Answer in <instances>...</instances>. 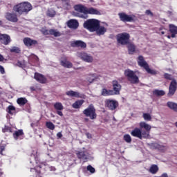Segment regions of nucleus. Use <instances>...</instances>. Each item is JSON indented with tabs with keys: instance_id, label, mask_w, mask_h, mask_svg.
<instances>
[{
	"instance_id": "obj_50",
	"label": "nucleus",
	"mask_w": 177,
	"mask_h": 177,
	"mask_svg": "<svg viewBox=\"0 0 177 177\" xmlns=\"http://www.w3.org/2000/svg\"><path fill=\"white\" fill-rule=\"evenodd\" d=\"M151 174H156V165H152L149 169Z\"/></svg>"
},
{
	"instance_id": "obj_8",
	"label": "nucleus",
	"mask_w": 177,
	"mask_h": 177,
	"mask_svg": "<svg viewBox=\"0 0 177 177\" xmlns=\"http://www.w3.org/2000/svg\"><path fill=\"white\" fill-rule=\"evenodd\" d=\"M118 15L120 21H122V23H133L135 21V17H136L134 15H128L125 12H119Z\"/></svg>"
},
{
	"instance_id": "obj_45",
	"label": "nucleus",
	"mask_w": 177,
	"mask_h": 177,
	"mask_svg": "<svg viewBox=\"0 0 177 177\" xmlns=\"http://www.w3.org/2000/svg\"><path fill=\"white\" fill-rule=\"evenodd\" d=\"M2 132H3V133L6 132H10V133H12L13 131L12 130V127L5 125L4 128L2 129Z\"/></svg>"
},
{
	"instance_id": "obj_17",
	"label": "nucleus",
	"mask_w": 177,
	"mask_h": 177,
	"mask_svg": "<svg viewBox=\"0 0 177 177\" xmlns=\"http://www.w3.org/2000/svg\"><path fill=\"white\" fill-rule=\"evenodd\" d=\"M60 65L65 68H72L73 63L67 60V57H62L60 59Z\"/></svg>"
},
{
	"instance_id": "obj_63",
	"label": "nucleus",
	"mask_w": 177,
	"mask_h": 177,
	"mask_svg": "<svg viewBox=\"0 0 177 177\" xmlns=\"http://www.w3.org/2000/svg\"><path fill=\"white\" fill-rule=\"evenodd\" d=\"M84 121L86 122H88V121H89V119L88 118H84Z\"/></svg>"
},
{
	"instance_id": "obj_2",
	"label": "nucleus",
	"mask_w": 177,
	"mask_h": 177,
	"mask_svg": "<svg viewBox=\"0 0 177 177\" xmlns=\"http://www.w3.org/2000/svg\"><path fill=\"white\" fill-rule=\"evenodd\" d=\"M100 23V21L96 19H89L84 21L83 27L84 28H86V30L90 31V32H95L97 29V27H99Z\"/></svg>"
},
{
	"instance_id": "obj_16",
	"label": "nucleus",
	"mask_w": 177,
	"mask_h": 177,
	"mask_svg": "<svg viewBox=\"0 0 177 177\" xmlns=\"http://www.w3.org/2000/svg\"><path fill=\"white\" fill-rule=\"evenodd\" d=\"M5 17L6 20H8V21H11V23H17V21H19L17 15L15 13L6 12Z\"/></svg>"
},
{
	"instance_id": "obj_64",
	"label": "nucleus",
	"mask_w": 177,
	"mask_h": 177,
	"mask_svg": "<svg viewBox=\"0 0 177 177\" xmlns=\"http://www.w3.org/2000/svg\"><path fill=\"white\" fill-rule=\"evenodd\" d=\"M171 37H172V36L167 35V38H169V39H170Z\"/></svg>"
},
{
	"instance_id": "obj_24",
	"label": "nucleus",
	"mask_w": 177,
	"mask_h": 177,
	"mask_svg": "<svg viewBox=\"0 0 177 177\" xmlns=\"http://www.w3.org/2000/svg\"><path fill=\"white\" fill-rule=\"evenodd\" d=\"M29 61L32 63L33 66H39V58L35 54H31L29 56Z\"/></svg>"
},
{
	"instance_id": "obj_10",
	"label": "nucleus",
	"mask_w": 177,
	"mask_h": 177,
	"mask_svg": "<svg viewBox=\"0 0 177 177\" xmlns=\"http://www.w3.org/2000/svg\"><path fill=\"white\" fill-rule=\"evenodd\" d=\"M105 106L109 109V110H111V111H114L118 107V102L114 100H106Z\"/></svg>"
},
{
	"instance_id": "obj_34",
	"label": "nucleus",
	"mask_w": 177,
	"mask_h": 177,
	"mask_svg": "<svg viewBox=\"0 0 177 177\" xmlns=\"http://www.w3.org/2000/svg\"><path fill=\"white\" fill-rule=\"evenodd\" d=\"M28 102V100H27L26 97H19L17 100V103L19 106H25V104H27Z\"/></svg>"
},
{
	"instance_id": "obj_32",
	"label": "nucleus",
	"mask_w": 177,
	"mask_h": 177,
	"mask_svg": "<svg viewBox=\"0 0 177 177\" xmlns=\"http://www.w3.org/2000/svg\"><path fill=\"white\" fill-rule=\"evenodd\" d=\"M66 95H67V96H71V97H80V93L73 90L66 91Z\"/></svg>"
},
{
	"instance_id": "obj_31",
	"label": "nucleus",
	"mask_w": 177,
	"mask_h": 177,
	"mask_svg": "<svg viewBox=\"0 0 177 177\" xmlns=\"http://www.w3.org/2000/svg\"><path fill=\"white\" fill-rule=\"evenodd\" d=\"M156 149H158L159 151L164 153V151H167V150L168 149V147L165 144H157Z\"/></svg>"
},
{
	"instance_id": "obj_37",
	"label": "nucleus",
	"mask_w": 177,
	"mask_h": 177,
	"mask_svg": "<svg viewBox=\"0 0 177 177\" xmlns=\"http://www.w3.org/2000/svg\"><path fill=\"white\" fill-rule=\"evenodd\" d=\"M22 135H24V132H23V130L20 129L13 133V138L15 140H17V139H19V136H22Z\"/></svg>"
},
{
	"instance_id": "obj_15",
	"label": "nucleus",
	"mask_w": 177,
	"mask_h": 177,
	"mask_svg": "<svg viewBox=\"0 0 177 177\" xmlns=\"http://www.w3.org/2000/svg\"><path fill=\"white\" fill-rule=\"evenodd\" d=\"M12 42V39L10 36L7 34H0V43L2 45H9Z\"/></svg>"
},
{
	"instance_id": "obj_14",
	"label": "nucleus",
	"mask_w": 177,
	"mask_h": 177,
	"mask_svg": "<svg viewBox=\"0 0 177 177\" xmlns=\"http://www.w3.org/2000/svg\"><path fill=\"white\" fill-rule=\"evenodd\" d=\"M71 46L72 48L85 49V48H86V43L82 41V40H76L71 42Z\"/></svg>"
},
{
	"instance_id": "obj_23",
	"label": "nucleus",
	"mask_w": 177,
	"mask_h": 177,
	"mask_svg": "<svg viewBox=\"0 0 177 177\" xmlns=\"http://www.w3.org/2000/svg\"><path fill=\"white\" fill-rule=\"evenodd\" d=\"M131 135L134 138H138V139H142V130H140V129L138 127H136L133 131H131Z\"/></svg>"
},
{
	"instance_id": "obj_22",
	"label": "nucleus",
	"mask_w": 177,
	"mask_h": 177,
	"mask_svg": "<svg viewBox=\"0 0 177 177\" xmlns=\"http://www.w3.org/2000/svg\"><path fill=\"white\" fill-rule=\"evenodd\" d=\"M112 84L115 95H120V91H121V84H120L117 80H113L112 82Z\"/></svg>"
},
{
	"instance_id": "obj_21",
	"label": "nucleus",
	"mask_w": 177,
	"mask_h": 177,
	"mask_svg": "<svg viewBox=\"0 0 177 177\" xmlns=\"http://www.w3.org/2000/svg\"><path fill=\"white\" fill-rule=\"evenodd\" d=\"M95 32H96L97 35L100 37V35H104V34H106V32H107V28H106L104 26H100V22Z\"/></svg>"
},
{
	"instance_id": "obj_4",
	"label": "nucleus",
	"mask_w": 177,
	"mask_h": 177,
	"mask_svg": "<svg viewBox=\"0 0 177 177\" xmlns=\"http://www.w3.org/2000/svg\"><path fill=\"white\" fill-rule=\"evenodd\" d=\"M164 77L166 80H169V81H171L169 87L168 96H174L177 89L176 80H175L171 75H169L168 73H165L164 75Z\"/></svg>"
},
{
	"instance_id": "obj_42",
	"label": "nucleus",
	"mask_w": 177,
	"mask_h": 177,
	"mask_svg": "<svg viewBox=\"0 0 177 177\" xmlns=\"http://www.w3.org/2000/svg\"><path fill=\"white\" fill-rule=\"evenodd\" d=\"M142 118H144L145 121H151V115H150V113H144L142 114Z\"/></svg>"
},
{
	"instance_id": "obj_20",
	"label": "nucleus",
	"mask_w": 177,
	"mask_h": 177,
	"mask_svg": "<svg viewBox=\"0 0 177 177\" xmlns=\"http://www.w3.org/2000/svg\"><path fill=\"white\" fill-rule=\"evenodd\" d=\"M75 10L76 12H79L80 13H84V15H86L88 8L85 7V6L82 4H77L74 6Z\"/></svg>"
},
{
	"instance_id": "obj_26",
	"label": "nucleus",
	"mask_w": 177,
	"mask_h": 177,
	"mask_svg": "<svg viewBox=\"0 0 177 177\" xmlns=\"http://www.w3.org/2000/svg\"><path fill=\"white\" fill-rule=\"evenodd\" d=\"M42 166L41 165L36 166L35 168H30V172H35L36 174V177H42L41 175V169Z\"/></svg>"
},
{
	"instance_id": "obj_18",
	"label": "nucleus",
	"mask_w": 177,
	"mask_h": 177,
	"mask_svg": "<svg viewBox=\"0 0 177 177\" xmlns=\"http://www.w3.org/2000/svg\"><path fill=\"white\" fill-rule=\"evenodd\" d=\"M34 78L36 80V81H37V82H39L40 84H46V77H45L42 74L35 73Z\"/></svg>"
},
{
	"instance_id": "obj_57",
	"label": "nucleus",
	"mask_w": 177,
	"mask_h": 177,
	"mask_svg": "<svg viewBox=\"0 0 177 177\" xmlns=\"http://www.w3.org/2000/svg\"><path fill=\"white\" fill-rule=\"evenodd\" d=\"M57 114L60 115V117H63V112H62V110H57Z\"/></svg>"
},
{
	"instance_id": "obj_5",
	"label": "nucleus",
	"mask_w": 177,
	"mask_h": 177,
	"mask_svg": "<svg viewBox=\"0 0 177 177\" xmlns=\"http://www.w3.org/2000/svg\"><path fill=\"white\" fill-rule=\"evenodd\" d=\"M83 114L85 117H89L90 120H96L97 118L96 109H95V106L92 104L83 111Z\"/></svg>"
},
{
	"instance_id": "obj_28",
	"label": "nucleus",
	"mask_w": 177,
	"mask_h": 177,
	"mask_svg": "<svg viewBox=\"0 0 177 177\" xmlns=\"http://www.w3.org/2000/svg\"><path fill=\"white\" fill-rule=\"evenodd\" d=\"M86 15H100L101 13L99 10H97V9H95V8L91 7V8H87Z\"/></svg>"
},
{
	"instance_id": "obj_7",
	"label": "nucleus",
	"mask_w": 177,
	"mask_h": 177,
	"mask_svg": "<svg viewBox=\"0 0 177 177\" xmlns=\"http://www.w3.org/2000/svg\"><path fill=\"white\" fill-rule=\"evenodd\" d=\"M124 75L127 77L128 81L131 84H138L139 83V77L135 74L133 71L131 69H127L124 71Z\"/></svg>"
},
{
	"instance_id": "obj_53",
	"label": "nucleus",
	"mask_w": 177,
	"mask_h": 177,
	"mask_svg": "<svg viewBox=\"0 0 177 177\" xmlns=\"http://www.w3.org/2000/svg\"><path fill=\"white\" fill-rule=\"evenodd\" d=\"M77 17H80V19H86V17H88V16L85 17L84 15L80 13H77Z\"/></svg>"
},
{
	"instance_id": "obj_55",
	"label": "nucleus",
	"mask_w": 177,
	"mask_h": 177,
	"mask_svg": "<svg viewBox=\"0 0 177 177\" xmlns=\"http://www.w3.org/2000/svg\"><path fill=\"white\" fill-rule=\"evenodd\" d=\"M0 73L1 74H5V68H3V66L0 65Z\"/></svg>"
},
{
	"instance_id": "obj_40",
	"label": "nucleus",
	"mask_w": 177,
	"mask_h": 177,
	"mask_svg": "<svg viewBox=\"0 0 177 177\" xmlns=\"http://www.w3.org/2000/svg\"><path fill=\"white\" fill-rule=\"evenodd\" d=\"M54 108L55 109V110H63L64 109V107L63 106V104H62V102H56L54 104Z\"/></svg>"
},
{
	"instance_id": "obj_48",
	"label": "nucleus",
	"mask_w": 177,
	"mask_h": 177,
	"mask_svg": "<svg viewBox=\"0 0 177 177\" xmlns=\"http://www.w3.org/2000/svg\"><path fill=\"white\" fill-rule=\"evenodd\" d=\"M156 96H164L165 95V92L162 90H156Z\"/></svg>"
},
{
	"instance_id": "obj_33",
	"label": "nucleus",
	"mask_w": 177,
	"mask_h": 177,
	"mask_svg": "<svg viewBox=\"0 0 177 177\" xmlns=\"http://www.w3.org/2000/svg\"><path fill=\"white\" fill-rule=\"evenodd\" d=\"M169 31L171 32V38H175V35L177 34V26H175L173 24H170Z\"/></svg>"
},
{
	"instance_id": "obj_43",
	"label": "nucleus",
	"mask_w": 177,
	"mask_h": 177,
	"mask_svg": "<svg viewBox=\"0 0 177 177\" xmlns=\"http://www.w3.org/2000/svg\"><path fill=\"white\" fill-rule=\"evenodd\" d=\"M17 66L18 67H20L21 68H26V67H27V65L26 64V62L24 61H18L17 62Z\"/></svg>"
},
{
	"instance_id": "obj_61",
	"label": "nucleus",
	"mask_w": 177,
	"mask_h": 177,
	"mask_svg": "<svg viewBox=\"0 0 177 177\" xmlns=\"http://www.w3.org/2000/svg\"><path fill=\"white\" fill-rule=\"evenodd\" d=\"M160 33L162 34V35H164V34H165V31L162 30V31H160Z\"/></svg>"
},
{
	"instance_id": "obj_56",
	"label": "nucleus",
	"mask_w": 177,
	"mask_h": 177,
	"mask_svg": "<svg viewBox=\"0 0 177 177\" xmlns=\"http://www.w3.org/2000/svg\"><path fill=\"white\" fill-rule=\"evenodd\" d=\"M57 137L58 138V139H62V138H63V134H62V132H58L57 133Z\"/></svg>"
},
{
	"instance_id": "obj_12",
	"label": "nucleus",
	"mask_w": 177,
	"mask_h": 177,
	"mask_svg": "<svg viewBox=\"0 0 177 177\" xmlns=\"http://www.w3.org/2000/svg\"><path fill=\"white\" fill-rule=\"evenodd\" d=\"M23 42L27 48H32V46H37V45H38V41L34 40L30 37L24 38Z\"/></svg>"
},
{
	"instance_id": "obj_36",
	"label": "nucleus",
	"mask_w": 177,
	"mask_h": 177,
	"mask_svg": "<svg viewBox=\"0 0 177 177\" xmlns=\"http://www.w3.org/2000/svg\"><path fill=\"white\" fill-rule=\"evenodd\" d=\"M6 111L10 115H13L15 113H16V107H15L13 105H10L8 106Z\"/></svg>"
},
{
	"instance_id": "obj_30",
	"label": "nucleus",
	"mask_w": 177,
	"mask_h": 177,
	"mask_svg": "<svg viewBox=\"0 0 177 177\" xmlns=\"http://www.w3.org/2000/svg\"><path fill=\"white\" fill-rule=\"evenodd\" d=\"M167 107L170 109V110H173V111H175V113H177V103H175L174 102H168L167 103Z\"/></svg>"
},
{
	"instance_id": "obj_11",
	"label": "nucleus",
	"mask_w": 177,
	"mask_h": 177,
	"mask_svg": "<svg viewBox=\"0 0 177 177\" xmlns=\"http://www.w3.org/2000/svg\"><path fill=\"white\" fill-rule=\"evenodd\" d=\"M41 32L43 35H53L54 37H60L61 34L59 32L56 31L55 29L48 30L46 28H42Z\"/></svg>"
},
{
	"instance_id": "obj_46",
	"label": "nucleus",
	"mask_w": 177,
	"mask_h": 177,
	"mask_svg": "<svg viewBox=\"0 0 177 177\" xmlns=\"http://www.w3.org/2000/svg\"><path fill=\"white\" fill-rule=\"evenodd\" d=\"M95 79H96V76H95V74H91L87 77V81H88L90 84H92V82H93Z\"/></svg>"
},
{
	"instance_id": "obj_41",
	"label": "nucleus",
	"mask_w": 177,
	"mask_h": 177,
	"mask_svg": "<svg viewBox=\"0 0 177 177\" xmlns=\"http://www.w3.org/2000/svg\"><path fill=\"white\" fill-rule=\"evenodd\" d=\"M123 139L126 143H131L132 142V138L129 134H125L123 136Z\"/></svg>"
},
{
	"instance_id": "obj_29",
	"label": "nucleus",
	"mask_w": 177,
	"mask_h": 177,
	"mask_svg": "<svg viewBox=\"0 0 177 177\" xmlns=\"http://www.w3.org/2000/svg\"><path fill=\"white\" fill-rule=\"evenodd\" d=\"M140 128L141 129H145L147 132H150V129H151V126L149 125L145 122H140Z\"/></svg>"
},
{
	"instance_id": "obj_13",
	"label": "nucleus",
	"mask_w": 177,
	"mask_h": 177,
	"mask_svg": "<svg viewBox=\"0 0 177 177\" xmlns=\"http://www.w3.org/2000/svg\"><path fill=\"white\" fill-rule=\"evenodd\" d=\"M75 154L79 160H86L89 159V153L86 151H76Z\"/></svg>"
},
{
	"instance_id": "obj_59",
	"label": "nucleus",
	"mask_w": 177,
	"mask_h": 177,
	"mask_svg": "<svg viewBox=\"0 0 177 177\" xmlns=\"http://www.w3.org/2000/svg\"><path fill=\"white\" fill-rule=\"evenodd\" d=\"M30 89V91H35V87L31 86Z\"/></svg>"
},
{
	"instance_id": "obj_9",
	"label": "nucleus",
	"mask_w": 177,
	"mask_h": 177,
	"mask_svg": "<svg viewBox=\"0 0 177 177\" xmlns=\"http://www.w3.org/2000/svg\"><path fill=\"white\" fill-rule=\"evenodd\" d=\"M77 55L80 59L83 60V62H86V63H92L93 62V57L88 55L85 52H79Z\"/></svg>"
},
{
	"instance_id": "obj_39",
	"label": "nucleus",
	"mask_w": 177,
	"mask_h": 177,
	"mask_svg": "<svg viewBox=\"0 0 177 177\" xmlns=\"http://www.w3.org/2000/svg\"><path fill=\"white\" fill-rule=\"evenodd\" d=\"M10 52L11 53H20L21 52V49L17 46H13L10 48Z\"/></svg>"
},
{
	"instance_id": "obj_62",
	"label": "nucleus",
	"mask_w": 177,
	"mask_h": 177,
	"mask_svg": "<svg viewBox=\"0 0 177 177\" xmlns=\"http://www.w3.org/2000/svg\"><path fill=\"white\" fill-rule=\"evenodd\" d=\"M158 171V166L156 165V172H157Z\"/></svg>"
},
{
	"instance_id": "obj_60",
	"label": "nucleus",
	"mask_w": 177,
	"mask_h": 177,
	"mask_svg": "<svg viewBox=\"0 0 177 177\" xmlns=\"http://www.w3.org/2000/svg\"><path fill=\"white\" fill-rule=\"evenodd\" d=\"M86 136H87L88 138H91V133H86Z\"/></svg>"
},
{
	"instance_id": "obj_25",
	"label": "nucleus",
	"mask_w": 177,
	"mask_h": 177,
	"mask_svg": "<svg viewBox=\"0 0 177 177\" xmlns=\"http://www.w3.org/2000/svg\"><path fill=\"white\" fill-rule=\"evenodd\" d=\"M128 49L129 55H133L135 52H136V46L133 44V43L129 41L128 44H126Z\"/></svg>"
},
{
	"instance_id": "obj_51",
	"label": "nucleus",
	"mask_w": 177,
	"mask_h": 177,
	"mask_svg": "<svg viewBox=\"0 0 177 177\" xmlns=\"http://www.w3.org/2000/svg\"><path fill=\"white\" fill-rule=\"evenodd\" d=\"M142 138H148V136H149V131H147L146 130L142 131Z\"/></svg>"
},
{
	"instance_id": "obj_19",
	"label": "nucleus",
	"mask_w": 177,
	"mask_h": 177,
	"mask_svg": "<svg viewBox=\"0 0 177 177\" xmlns=\"http://www.w3.org/2000/svg\"><path fill=\"white\" fill-rule=\"evenodd\" d=\"M67 26L69 28H73V30H77L80 26V23L76 19H70L67 21Z\"/></svg>"
},
{
	"instance_id": "obj_3",
	"label": "nucleus",
	"mask_w": 177,
	"mask_h": 177,
	"mask_svg": "<svg viewBox=\"0 0 177 177\" xmlns=\"http://www.w3.org/2000/svg\"><path fill=\"white\" fill-rule=\"evenodd\" d=\"M116 41L118 45H122V46L128 45L131 42V35L128 32L118 33L116 35Z\"/></svg>"
},
{
	"instance_id": "obj_54",
	"label": "nucleus",
	"mask_w": 177,
	"mask_h": 177,
	"mask_svg": "<svg viewBox=\"0 0 177 177\" xmlns=\"http://www.w3.org/2000/svg\"><path fill=\"white\" fill-rule=\"evenodd\" d=\"M5 176V172L3 171V169L0 167V177H3Z\"/></svg>"
},
{
	"instance_id": "obj_58",
	"label": "nucleus",
	"mask_w": 177,
	"mask_h": 177,
	"mask_svg": "<svg viewBox=\"0 0 177 177\" xmlns=\"http://www.w3.org/2000/svg\"><path fill=\"white\" fill-rule=\"evenodd\" d=\"M0 62H3V56L0 54Z\"/></svg>"
},
{
	"instance_id": "obj_35",
	"label": "nucleus",
	"mask_w": 177,
	"mask_h": 177,
	"mask_svg": "<svg viewBox=\"0 0 177 177\" xmlns=\"http://www.w3.org/2000/svg\"><path fill=\"white\" fill-rule=\"evenodd\" d=\"M82 104H84V100H79L72 104V107L73 109H80Z\"/></svg>"
},
{
	"instance_id": "obj_38",
	"label": "nucleus",
	"mask_w": 177,
	"mask_h": 177,
	"mask_svg": "<svg viewBox=\"0 0 177 177\" xmlns=\"http://www.w3.org/2000/svg\"><path fill=\"white\" fill-rule=\"evenodd\" d=\"M46 15L48 17H55L56 16V11L53 8H50L47 10Z\"/></svg>"
},
{
	"instance_id": "obj_27",
	"label": "nucleus",
	"mask_w": 177,
	"mask_h": 177,
	"mask_svg": "<svg viewBox=\"0 0 177 177\" xmlns=\"http://www.w3.org/2000/svg\"><path fill=\"white\" fill-rule=\"evenodd\" d=\"M102 96H113V95H115L114 91L108 90L106 88H102L101 92Z\"/></svg>"
},
{
	"instance_id": "obj_52",
	"label": "nucleus",
	"mask_w": 177,
	"mask_h": 177,
	"mask_svg": "<svg viewBox=\"0 0 177 177\" xmlns=\"http://www.w3.org/2000/svg\"><path fill=\"white\" fill-rule=\"evenodd\" d=\"M145 13L147 16H151V17H153V12H151L150 10H147Z\"/></svg>"
},
{
	"instance_id": "obj_1",
	"label": "nucleus",
	"mask_w": 177,
	"mask_h": 177,
	"mask_svg": "<svg viewBox=\"0 0 177 177\" xmlns=\"http://www.w3.org/2000/svg\"><path fill=\"white\" fill-rule=\"evenodd\" d=\"M13 10L19 15H23V13H28L30 10H32V6L28 1H24L15 6Z\"/></svg>"
},
{
	"instance_id": "obj_47",
	"label": "nucleus",
	"mask_w": 177,
	"mask_h": 177,
	"mask_svg": "<svg viewBox=\"0 0 177 177\" xmlns=\"http://www.w3.org/2000/svg\"><path fill=\"white\" fill-rule=\"evenodd\" d=\"M5 149H6V144H3L2 142L0 144V154L1 156L3 154V151H5Z\"/></svg>"
},
{
	"instance_id": "obj_44",
	"label": "nucleus",
	"mask_w": 177,
	"mask_h": 177,
	"mask_svg": "<svg viewBox=\"0 0 177 177\" xmlns=\"http://www.w3.org/2000/svg\"><path fill=\"white\" fill-rule=\"evenodd\" d=\"M46 127L48 129H50L51 131H53L55 129V125L52 122H46Z\"/></svg>"
},
{
	"instance_id": "obj_49",
	"label": "nucleus",
	"mask_w": 177,
	"mask_h": 177,
	"mask_svg": "<svg viewBox=\"0 0 177 177\" xmlns=\"http://www.w3.org/2000/svg\"><path fill=\"white\" fill-rule=\"evenodd\" d=\"M87 171H89L91 174H95V169L91 165L87 166Z\"/></svg>"
},
{
	"instance_id": "obj_6",
	"label": "nucleus",
	"mask_w": 177,
	"mask_h": 177,
	"mask_svg": "<svg viewBox=\"0 0 177 177\" xmlns=\"http://www.w3.org/2000/svg\"><path fill=\"white\" fill-rule=\"evenodd\" d=\"M137 62H138V66H140V67H142V68H145L148 74H156V71L150 69V66H149V64H147L146 60H145V57H143V56L142 55L138 56Z\"/></svg>"
}]
</instances>
